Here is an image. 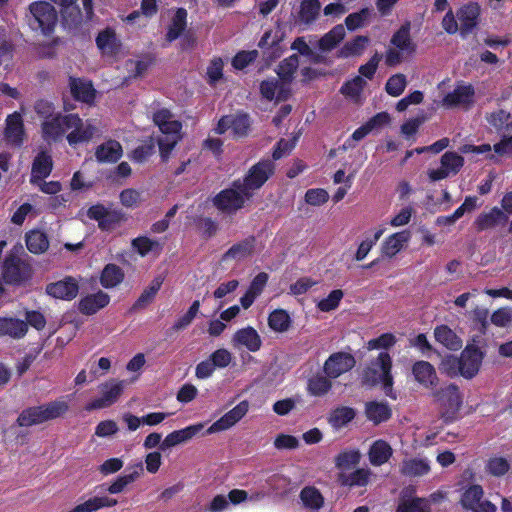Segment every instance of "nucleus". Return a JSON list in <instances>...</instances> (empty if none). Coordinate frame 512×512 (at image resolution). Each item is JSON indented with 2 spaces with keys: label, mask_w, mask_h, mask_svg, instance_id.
I'll list each match as a JSON object with an SVG mask.
<instances>
[{
  "label": "nucleus",
  "mask_w": 512,
  "mask_h": 512,
  "mask_svg": "<svg viewBox=\"0 0 512 512\" xmlns=\"http://www.w3.org/2000/svg\"><path fill=\"white\" fill-rule=\"evenodd\" d=\"M329 199V194L321 188L309 189L305 194V201L312 206H320L325 204Z\"/></svg>",
  "instance_id": "774afa93"
},
{
  "label": "nucleus",
  "mask_w": 512,
  "mask_h": 512,
  "mask_svg": "<svg viewBox=\"0 0 512 512\" xmlns=\"http://www.w3.org/2000/svg\"><path fill=\"white\" fill-rule=\"evenodd\" d=\"M273 170L272 162H259L250 169L248 175L241 181L242 188L245 189V192H251L252 196L253 192L259 189L268 180Z\"/></svg>",
  "instance_id": "2eb2a0df"
},
{
  "label": "nucleus",
  "mask_w": 512,
  "mask_h": 512,
  "mask_svg": "<svg viewBox=\"0 0 512 512\" xmlns=\"http://www.w3.org/2000/svg\"><path fill=\"white\" fill-rule=\"evenodd\" d=\"M413 375L416 381L424 387L430 388L436 385L437 375L434 367L426 361H418L413 365Z\"/></svg>",
  "instance_id": "a878e982"
},
{
  "label": "nucleus",
  "mask_w": 512,
  "mask_h": 512,
  "mask_svg": "<svg viewBox=\"0 0 512 512\" xmlns=\"http://www.w3.org/2000/svg\"><path fill=\"white\" fill-rule=\"evenodd\" d=\"M299 66V59L297 55H291L284 59L277 69V77L285 81L289 86L293 79V75Z\"/></svg>",
  "instance_id": "49530a36"
},
{
  "label": "nucleus",
  "mask_w": 512,
  "mask_h": 512,
  "mask_svg": "<svg viewBox=\"0 0 512 512\" xmlns=\"http://www.w3.org/2000/svg\"><path fill=\"white\" fill-rule=\"evenodd\" d=\"M360 461V453L355 450L344 451L336 457V466L341 473L354 468Z\"/></svg>",
  "instance_id": "6e6d98bb"
},
{
  "label": "nucleus",
  "mask_w": 512,
  "mask_h": 512,
  "mask_svg": "<svg viewBox=\"0 0 512 512\" xmlns=\"http://www.w3.org/2000/svg\"><path fill=\"white\" fill-rule=\"evenodd\" d=\"M384 231H385L384 228H378L375 231L373 237H367L359 244L357 251L355 253V259L357 261H362L363 259L366 258L368 253L371 251V249L374 247V245L377 243V241L383 235Z\"/></svg>",
  "instance_id": "13d9d810"
},
{
  "label": "nucleus",
  "mask_w": 512,
  "mask_h": 512,
  "mask_svg": "<svg viewBox=\"0 0 512 512\" xmlns=\"http://www.w3.org/2000/svg\"><path fill=\"white\" fill-rule=\"evenodd\" d=\"M69 409L64 399H59L45 405L31 407L24 410L18 417L20 426H32L63 416Z\"/></svg>",
  "instance_id": "7ed1b4c3"
},
{
  "label": "nucleus",
  "mask_w": 512,
  "mask_h": 512,
  "mask_svg": "<svg viewBox=\"0 0 512 512\" xmlns=\"http://www.w3.org/2000/svg\"><path fill=\"white\" fill-rule=\"evenodd\" d=\"M409 25L402 26L392 37L391 43L402 52L411 53L414 50L412 45Z\"/></svg>",
  "instance_id": "864d4df0"
},
{
  "label": "nucleus",
  "mask_w": 512,
  "mask_h": 512,
  "mask_svg": "<svg viewBox=\"0 0 512 512\" xmlns=\"http://www.w3.org/2000/svg\"><path fill=\"white\" fill-rule=\"evenodd\" d=\"M71 132L67 136L69 144L74 145L81 142L89 141L96 132V126L91 121L83 122L79 118V124L72 127Z\"/></svg>",
  "instance_id": "cd10ccee"
},
{
  "label": "nucleus",
  "mask_w": 512,
  "mask_h": 512,
  "mask_svg": "<svg viewBox=\"0 0 512 512\" xmlns=\"http://www.w3.org/2000/svg\"><path fill=\"white\" fill-rule=\"evenodd\" d=\"M393 454L391 446L384 440L375 441L368 452L369 461L374 466L386 463Z\"/></svg>",
  "instance_id": "c756f323"
},
{
  "label": "nucleus",
  "mask_w": 512,
  "mask_h": 512,
  "mask_svg": "<svg viewBox=\"0 0 512 512\" xmlns=\"http://www.w3.org/2000/svg\"><path fill=\"white\" fill-rule=\"evenodd\" d=\"M231 344L236 349L246 348L250 352H257L262 346V340L253 327L247 326L233 334Z\"/></svg>",
  "instance_id": "a211bd4d"
},
{
  "label": "nucleus",
  "mask_w": 512,
  "mask_h": 512,
  "mask_svg": "<svg viewBox=\"0 0 512 512\" xmlns=\"http://www.w3.org/2000/svg\"><path fill=\"white\" fill-rule=\"evenodd\" d=\"M77 124H79V117L74 114L51 117L42 125L43 136L49 141L56 140Z\"/></svg>",
  "instance_id": "1a4fd4ad"
},
{
  "label": "nucleus",
  "mask_w": 512,
  "mask_h": 512,
  "mask_svg": "<svg viewBox=\"0 0 512 512\" xmlns=\"http://www.w3.org/2000/svg\"><path fill=\"white\" fill-rule=\"evenodd\" d=\"M46 291L54 298L71 300L78 293L77 282L72 278H67L47 286Z\"/></svg>",
  "instance_id": "5701e85b"
},
{
  "label": "nucleus",
  "mask_w": 512,
  "mask_h": 512,
  "mask_svg": "<svg viewBox=\"0 0 512 512\" xmlns=\"http://www.w3.org/2000/svg\"><path fill=\"white\" fill-rule=\"evenodd\" d=\"M187 11L185 9H178L172 18L169 25L166 38L168 41L177 39L186 28Z\"/></svg>",
  "instance_id": "37998d69"
},
{
  "label": "nucleus",
  "mask_w": 512,
  "mask_h": 512,
  "mask_svg": "<svg viewBox=\"0 0 512 512\" xmlns=\"http://www.w3.org/2000/svg\"><path fill=\"white\" fill-rule=\"evenodd\" d=\"M117 504L116 499L108 497H93L77 505L69 512H94L104 507H112Z\"/></svg>",
  "instance_id": "ea45409f"
},
{
  "label": "nucleus",
  "mask_w": 512,
  "mask_h": 512,
  "mask_svg": "<svg viewBox=\"0 0 512 512\" xmlns=\"http://www.w3.org/2000/svg\"><path fill=\"white\" fill-rule=\"evenodd\" d=\"M70 89L72 95L77 99L85 103H92L95 98V90L92 84L82 79L71 78Z\"/></svg>",
  "instance_id": "473e14b6"
},
{
  "label": "nucleus",
  "mask_w": 512,
  "mask_h": 512,
  "mask_svg": "<svg viewBox=\"0 0 512 512\" xmlns=\"http://www.w3.org/2000/svg\"><path fill=\"white\" fill-rule=\"evenodd\" d=\"M344 293L340 289H335L329 293V295L317 303V308L322 312H329L335 310L340 301L342 300Z\"/></svg>",
  "instance_id": "bf43d9fd"
},
{
  "label": "nucleus",
  "mask_w": 512,
  "mask_h": 512,
  "mask_svg": "<svg viewBox=\"0 0 512 512\" xmlns=\"http://www.w3.org/2000/svg\"><path fill=\"white\" fill-rule=\"evenodd\" d=\"M109 300V296L106 293L99 291L84 297L79 303V309L82 313L91 315L104 308L109 303Z\"/></svg>",
  "instance_id": "c85d7f7f"
},
{
  "label": "nucleus",
  "mask_w": 512,
  "mask_h": 512,
  "mask_svg": "<svg viewBox=\"0 0 512 512\" xmlns=\"http://www.w3.org/2000/svg\"><path fill=\"white\" fill-rule=\"evenodd\" d=\"M132 246L141 256L147 255L160 247L159 243L147 237H138L132 241Z\"/></svg>",
  "instance_id": "0e129e2a"
},
{
  "label": "nucleus",
  "mask_w": 512,
  "mask_h": 512,
  "mask_svg": "<svg viewBox=\"0 0 512 512\" xmlns=\"http://www.w3.org/2000/svg\"><path fill=\"white\" fill-rule=\"evenodd\" d=\"M28 24L33 30L47 34L57 22V12L54 7L44 1L32 3L29 7Z\"/></svg>",
  "instance_id": "20e7f679"
},
{
  "label": "nucleus",
  "mask_w": 512,
  "mask_h": 512,
  "mask_svg": "<svg viewBox=\"0 0 512 512\" xmlns=\"http://www.w3.org/2000/svg\"><path fill=\"white\" fill-rule=\"evenodd\" d=\"M397 512H430V505L424 498L403 499Z\"/></svg>",
  "instance_id": "5fc2aeb1"
},
{
  "label": "nucleus",
  "mask_w": 512,
  "mask_h": 512,
  "mask_svg": "<svg viewBox=\"0 0 512 512\" xmlns=\"http://www.w3.org/2000/svg\"><path fill=\"white\" fill-rule=\"evenodd\" d=\"M365 411L367 418L375 424L384 422L391 416L390 408L383 402H369Z\"/></svg>",
  "instance_id": "58836bf2"
},
{
  "label": "nucleus",
  "mask_w": 512,
  "mask_h": 512,
  "mask_svg": "<svg viewBox=\"0 0 512 512\" xmlns=\"http://www.w3.org/2000/svg\"><path fill=\"white\" fill-rule=\"evenodd\" d=\"M410 237L411 235L408 231H401L390 235L381 245L382 254L389 258L394 257L404 248Z\"/></svg>",
  "instance_id": "393cba45"
},
{
  "label": "nucleus",
  "mask_w": 512,
  "mask_h": 512,
  "mask_svg": "<svg viewBox=\"0 0 512 512\" xmlns=\"http://www.w3.org/2000/svg\"><path fill=\"white\" fill-rule=\"evenodd\" d=\"M52 170V159L45 152L39 153L33 163L31 181L36 183L47 177Z\"/></svg>",
  "instance_id": "c9c22d12"
},
{
  "label": "nucleus",
  "mask_w": 512,
  "mask_h": 512,
  "mask_svg": "<svg viewBox=\"0 0 512 512\" xmlns=\"http://www.w3.org/2000/svg\"><path fill=\"white\" fill-rule=\"evenodd\" d=\"M124 389V381L111 379L100 385L99 391L101 396L92 400L87 404L85 409L87 411L103 409L114 404Z\"/></svg>",
  "instance_id": "0eeeda50"
},
{
  "label": "nucleus",
  "mask_w": 512,
  "mask_h": 512,
  "mask_svg": "<svg viewBox=\"0 0 512 512\" xmlns=\"http://www.w3.org/2000/svg\"><path fill=\"white\" fill-rule=\"evenodd\" d=\"M300 499L306 509L317 511L324 504V497L318 489L308 486L302 489Z\"/></svg>",
  "instance_id": "4c0bfd02"
},
{
  "label": "nucleus",
  "mask_w": 512,
  "mask_h": 512,
  "mask_svg": "<svg viewBox=\"0 0 512 512\" xmlns=\"http://www.w3.org/2000/svg\"><path fill=\"white\" fill-rule=\"evenodd\" d=\"M249 127L250 121L247 115H227L218 121L214 131L217 134H224L230 130L234 138H240L247 135Z\"/></svg>",
  "instance_id": "dca6fc26"
},
{
  "label": "nucleus",
  "mask_w": 512,
  "mask_h": 512,
  "mask_svg": "<svg viewBox=\"0 0 512 512\" xmlns=\"http://www.w3.org/2000/svg\"><path fill=\"white\" fill-rule=\"evenodd\" d=\"M124 277L123 272L121 269L114 265V264H108L102 272L101 275V284L105 288H112L117 286L119 283L122 282Z\"/></svg>",
  "instance_id": "8fccbe9b"
},
{
  "label": "nucleus",
  "mask_w": 512,
  "mask_h": 512,
  "mask_svg": "<svg viewBox=\"0 0 512 512\" xmlns=\"http://www.w3.org/2000/svg\"><path fill=\"white\" fill-rule=\"evenodd\" d=\"M332 378L328 377L325 373L315 374L308 379L307 392L311 396L323 397L332 389Z\"/></svg>",
  "instance_id": "2f4dec72"
},
{
  "label": "nucleus",
  "mask_w": 512,
  "mask_h": 512,
  "mask_svg": "<svg viewBox=\"0 0 512 512\" xmlns=\"http://www.w3.org/2000/svg\"><path fill=\"white\" fill-rule=\"evenodd\" d=\"M392 360L387 352L378 354L363 373V382L368 385L381 384L386 395L391 396L393 377L391 375Z\"/></svg>",
  "instance_id": "f03ea898"
},
{
  "label": "nucleus",
  "mask_w": 512,
  "mask_h": 512,
  "mask_svg": "<svg viewBox=\"0 0 512 512\" xmlns=\"http://www.w3.org/2000/svg\"><path fill=\"white\" fill-rule=\"evenodd\" d=\"M27 323L13 317H0V337L19 339L26 335Z\"/></svg>",
  "instance_id": "b1692460"
},
{
  "label": "nucleus",
  "mask_w": 512,
  "mask_h": 512,
  "mask_svg": "<svg viewBox=\"0 0 512 512\" xmlns=\"http://www.w3.org/2000/svg\"><path fill=\"white\" fill-rule=\"evenodd\" d=\"M249 407L250 405L247 400L239 402L234 408L215 421L207 429V434H214L232 428L248 413Z\"/></svg>",
  "instance_id": "4468645a"
},
{
  "label": "nucleus",
  "mask_w": 512,
  "mask_h": 512,
  "mask_svg": "<svg viewBox=\"0 0 512 512\" xmlns=\"http://www.w3.org/2000/svg\"><path fill=\"white\" fill-rule=\"evenodd\" d=\"M436 341L450 350H459L462 347V340L456 333L446 325L437 326L434 329Z\"/></svg>",
  "instance_id": "7c9ffc66"
},
{
  "label": "nucleus",
  "mask_w": 512,
  "mask_h": 512,
  "mask_svg": "<svg viewBox=\"0 0 512 512\" xmlns=\"http://www.w3.org/2000/svg\"><path fill=\"white\" fill-rule=\"evenodd\" d=\"M436 400L441 407L442 416L452 420L462 406V395L455 385H449L437 392Z\"/></svg>",
  "instance_id": "6e6552de"
},
{
  "label": "nucleus",
  "mask_w": 512,
  "mask_h": 512,
  "mask_svg": "<svg viewBox=\"0 0 512 512\" xmlns=\"http://www.w3.org/2000/svg\"><path fill=\"white\" fill-rule=\"evenodd\" d=\"M407 85V80L405 75L403 74H395L391 76L385 86L386 92L393 96L397 97L403 93Z\"/></svg>",
  "instance_id": "052dcab7"
},
{
  "label": "nucleus",
  "mask_w": 512,
  "mask_h": 512,
  "mask_svg": "<svg viewBox=\"0 0 512 512\" xmlns=\"http://www.w3.org/2000/svg\"><path fill=\"white\" fill-rule=\"evenodd\" d=\"M509 468L508 461L502 457H493L486 463V471L493 476H502Z\"/></svg>",
  "instance_id": "e2e57ef3"
},
{
  "label": "nucleus",
  "mask_w": 512,
  "mask_h": 512,
  "mask_svg": "<svg viewBox=\"0 0 512 512\" xmlns=\"http://www.w3.org/2000/svg\"><path fill=\"white\" fill-rule=\"evenodd\" d=\"M253 252V241L247 240L232 246L222 258V262H240L248 258Z\"/></svg>",
  "instance_id": "f704fd0d"
},
{
  "label": "nucleus",
  "mask_w": 512,
  "mask_h": 512,
  "mask_svg": "<svg viewBox=\"0 0 512 512\" xmlns=\"http://www.w3.org/2000/svg\"><path fill=\"white\" fill-rule=\"evenodd\" d=\"M319 0H303L300 9V20L305 24L312 23L319 14Z\"/></svg>",
  "instance_id": "4d7b16f0"
},
{
  "label": "nucleus",
  "mask_w": 512,
  "mask_h": 512,
  "mask_svg": "<svg viewBox=\"0 0 512 512\" xmlns=\"http://www.w3.org/2000/svg\"><path fill=\"white\" fill-rule=\"evenodd\" d=\"M4 136L11 145L18 146L23 142V121L19 113L15 112L7 117Z\"/></svg>",
  "instance_id": "4be33fe9"
},
{
  "label": "nucleus",
  "mask_w": 512,
  "mask_h": 512,
  "mask_svg": "<svg viewBox=\"0 0 512 512\" xmlns=\"http://www.w3.org/2000/svg\"><path fill=\"white\" fill-rule=\"evenodd\" d=\"M204 428L203 423H196L180 430L169 433L161 443L160 449L167 450L177 445L190 441L198 435Z\"/></svg>",
  "instance_id": "aec40b11"
},
{
  "label": "nucleus",
  "mask_w": 512,
  "mask_h": 512,
  "mask_svg": "<svg viewBox=\"0 0 512 512\" xmlns=\"http://www.w3.org/2000/svg\"><path fill=\"white\" fill-rule=\"evenodd\" d=\"M365 85L366 81L361 76H356L341 87V93L352 101L359 102Z\"/></svg>",
  "instance_id": "a18cd8bd"
},
{
  "label": "nucleus",
  "mask_w": 512,
  "mask_h": 512,
  "mask_svg": "<svg viewBox=\"0 0 512 512\" xmlns=\"http://www.w3.org/2000/svg\"><path fill=\"white\" fill-rule=\"evenodd\" d=\"M400 471L408 477H420L429 473L430 464L424 458H409L402 462Z\"/></svg>",
  "instance_id": "bb28decb"
},
{
  "label": "nucleus",
  "mask_w": 512,
  "mask_h": 512,
  "mask_svg": "<svg viewBox=\"0 0 512 512\" xmlns=\"http://www.w3.org/2000/svg\"><path fill=\"white\" fill-rule=\"evenodd\" d=\"M505 215L501 209L494 207L489 212L480 214L475 220V225L479 230H486L497 225Z\"/></svg>",
  "instance_id": "79ce46f5"
},
{
  "label": "nucleus",
  "mask_w": 512,
  "mask_h": 512,
  "mask_svg": "<svg viewBox=\"0 0 512 512\" xmlns=\"http://www.w3.org/2000/svg\"><path fill=\"white\" fill-rule=\"evenodd\" d=\"M31 277V267L15 255H9L3 268V278L9 284H21Z\"/></svg>",
  "instance_id": "9b49d317"
},
{
  "label": "nucleus",
  "mask_w": 512,
  "mask_h": 512,
  "mask_svg": "<svg viewBox=\"0 0 512 512\" xmlns=\"http://www.w3.org/2000/svg\"><path fill=\"white\" fill-rule=\"evenodd\" d=\"M368 43H369L368 37L357 36L353 40L345 43V45L340 49L339 55L341 57H345V58L360 56L366 49Z\"/></svg>",
  "instance_id": "a19ab883"
},
{
  "label": "nucleus",
  "mask_w": 512,
  "mask_h": 512,
  "mask_svg": "<svg viewBox=\"0 0 512 512\" xmlns=\"http://www.w3.org/2000/svg\"><path fill=\"white\" fill-rule=\"evenodd\" d=\"M482 359L483 354L477 347L467 346L458 360L459 372L465 378L474 377L480 369Z\"/></svg>",
  "instance_id": "f3484780"
},
{
  "label": "nucleus",
  "mask_w": 512,
  "mask_h": 512,
  "mask_svg": "<svg viewBox=\"0 0 512 512\" xmlns=\"http://www.w3.org/2000/svg\"><path fill=\"white\" fill-rule=\"evenodd\" d=\"M162 283L163 280L160 277L155 278L151 282L150 286L146 290H144V292L138 298L137 302L135 303V306L137 308H142L146 306L148 303H150L157 294V292L159 291Z\"/></svg>",
  "instance_id": "680f3d73"
},
{
  "label": "nucleus",
  "mask_w": 512,
  "mask_h": 512,
  "mask_svg": "<svg viewBox=\"0 0 512 512\" xmlns=\"http://www.w3.org/2000/svg\"><path fill=\"white\" fill-rule=\"evenodd\" d=\"M345 36V29L342 25L335 26L319 40V48L323 51L333 49Z\"/></svg>",
  "instance_id": "09e8293b"
},
{
  "label": "nucleus",
  "mask_w": 512,
  "mask_h": 512,
  "mask_svg": "<svg viewBox=\"0 0 512 512\" xmlns=\"http://www.w3.org/2000/svg\"><path fill=\"white\" fill-rule=\"evenodd\" d=\"M120 202L126 208H136L142 202L141 193L135 189H125L120 193Z\"/></svg>",
  "instance_id": "338daca9"
},
{
  "label": "nucleus",
  "mask_w": 512,
  "mask_h": 512,
  "mask_svg": "<svg viewBox=\"0 0 512 512\" xmlns=\"http://www.w3.org/2000/svg\"><path fill=\"white\" fill-rule=\"evenodd\" d=\"M260 92L269 101H283L290 95V86L280 78L272 77L261 82Z\"/></svg>",
  "instance_id": "6ab92c4d"
},
{
  "label": "nucleus",
  "mask_w": 512,
  "mask_h": 512,
  "mask_svg": "<svg viewBox=\"0 0 512 512\" xmlns=\"http://www.w3.org/2000/svg\"><path fill=\"white\" fill-rule=\"evenodd\" d=\"M464 166V158L456 152L447 151L440 158V166L430 168L427 175L430 181L436 182L455 176Z\"/></svg>",
  "instance_id": "423d86ee"
},
{
  "label": "nucleus",
  "mask_w": 512,
  "mask_h": 512,
  "mask_svg": "<svg viewBox=\"0 0 512 512\" xmlns=\"http://www.w3.org/2000/svg\"><path fill=\"white\" fill-rule=\"evenodd\" d=\"M355 417V411L350 407H338L329 416V423L335 429L347 425Z\"/></svg>",
  "instance_id": "c03bdc74"
},
{
  "label": "nucleus",
  "mask_w": 512,
  "mask_h": 512,
  "mask_svg": "<svg viewBox=\"0 0 512 512\" xmlns=\"http://www.w3.org/2000/svg\"><path fill=\"white\" fill-rule=\"evenodd\" d=\"M25 240L27 249L33 254H42L49 247L47 235L40 230H31L27 232Z\"/></svg>",
  "instance_id": "72a5a7b5"
},
{
  "label": "nucleus",
  "mask_w": 512,
  "mask_h": 512,
  "mask_svg": "<svg viewBox=\"0 0 512 512\" xmlns=\"http://www.w3.org/2000/svg\"><path fill=\"white\" fill-rule=\"evenodd\" d=\"M484 491L480 485H471L461 496V504L473 512H495L496 507L488 500H483Z\"/></svg>",
  "instance_id": "ddd939ff"
},
{
  "label": "nucleus",
  "mask_w": 512,
  "mask_h": 512,
  "mask_svg": "<svg viewBox=\"0 0 512 512\" xmlns=\"http://www.w3.org/2000/svg\"><path fill=\"white\" fill-rule=\"evenodd\" d=\"M154 123L159 127L163 134L158 138L160 155L163 160H167L171 151L181 139V123L167 109L157 111L153 116Z\"/></svg>",
  "instance_id": "f257e3e1"
},
{
  "label": "nucleus",
  "mask_w": 512,
  "mask_h": 512,
  "mask_svg": "<svg viewBox=\"0 0 512 512\" xmlns=\"http://www.w3.org/2000/svg\"><path fill=\"white\" fill-rule=\"evenodd\" d=\"M474 94L472 85L458 83L451 92L443 97L441 105L447 109H468L474 102Z\"/></svg>",
  "instance_id": "9d476101"
},
{
  "label": "nucleus",
  "mask_w": 512,
  "mask_h": 512,
  "mask_svg": "<svg viewBox=\"0 0 512 512\" xmlns=\"http://www.w3.org/2000/svg\"><path fill=\"white\" fill-rule=\"evenodd\" d=\"M96 43L98 48L104 54L113 55L117 53V38L115 33L111 30H105L101 32L96 39Z\"/></svg>",
  "instance_id": "de8ad7c7"
},
{
  "label": "nucleus",
  "mask_w": 512,
  "mask_h": 512,
  "mask_svg": "<svg viewBox=\"0 0 512 512\" xmlns=\"http://www.w3.org/2000/svg\"><path fill=\"white\" fill-rule=\"evenodd\" d=\"M290 316L285 310L273 311L268 318L269 327L276 332L287 331L290 326Z\"/></svg>",
  "instance_id": "603ef678"
},
{
  "label": "nucleus",
  "mask_w": 512,
  "mask_h": 512,
  "mask_svg": "<svg viewBox=\"0 0 512 512\" xmlns=\"http://www.w3.org/2000/svg\"><path fill=\"white\" fill-rule=\"evenodd\" d=\"M356 364L354 356L348 352L332 353L323 364V372L336 379L350 371Z\"/></svg>",
  "instance_id": "f8f14e48"
},
{
  "label": "nucleus",
  "mask_w": 512,
  "mask_h": 512,
  "mask_svg": "<svg viewBox=\"0 0 512 512\" xmlns=\"http://www.w3.org/2000/svg\"><path fill=\"white\" fill-rule=\"evenodd\" d=\"M371 476L369 469H357L356 471L346 475L345 473L340 474V480L342 484L349 486H365L368 484Z\"/></svg>",
  "instance_id": "3c124183"
},
{
  "label": "nucleus",
  "mask_w": 512,
  "mask_h": 512,
  "mask_svg": "<svg viewBox=\"0 0 512 512\" xmlns=\"http://www.w3.org/2000/svg\"><path fill=\"white\" fill-rule=\"evenodd\" d=\"M199 308H200V301L195 300L191 304L188 311L177 320V322L174 324V328L176 330H183L187 326H189L192 323V321L194 320V318L196 317V315L198 314Z\"/></svg>",
  "instance_id": "69168bd1"
},
{
  "label": "nucleus",
  "mask_w": 512,
  "mask_h": 512,
  "mask_svg": "<svg viewBox=\"0 0 512 512\" xmlns=\"http://www.w3.org/2000/svg\"><path fill=\"white\" fill-rule=\"evenodd\" d=\"M251 198V192H245L241 181H235L231 188L221 191L215 198V206L222 212L231 214L241 209Z\"/></svg>",
  "instance_id": "39448f33"
},
{
  "label": "nucleus",
  "mask_w": 512,
  "mask_h": 512,
  "mask_svg": "<svg viewBox=\"0 0 512 512\" xmlns=\"http://www.w3.org/2000/svg\"><path fill=\"white\" fill-rule=\"evenodd\" d=\"M122 147L119 142L110 140L96 150V158L100 162H116L122 156Z\"/></svg>",
  "instance_id": "e433bc0d"
},
{
  "label": "nucleus",
  "mask_w": 512,
  "mask_h": 512,
  "mask_svg": "<svg viewBox=\"0 0 512 512\" xmlns=\"http://www.w3.org/2000/svg\"><path fill=\"white\" fill-rule=\"evenodd\" d=\"M480 7L476 3H469L461 7L457 12V19L462 37L470 34L478 24Z\"/></svg>",
  "instance_id": "412c9836"
}]
</instances>
